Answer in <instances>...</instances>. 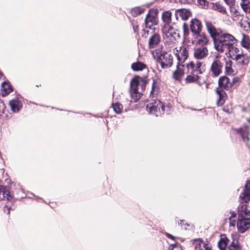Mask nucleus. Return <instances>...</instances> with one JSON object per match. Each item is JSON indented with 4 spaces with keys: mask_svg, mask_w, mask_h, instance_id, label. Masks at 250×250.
<instances>
[{
    "mask_svg": "<svg viewBox=\"0 0 250 250\" xmlns=\"http://www.w3.org/2000/svg\"><path fill=\"white\" fill-rule=\"evenodd\" d=\"M147 110L156 117L161 116L165 112V107L163 103L158 100H154L146 105Z\"/></svg>",
    "mask_w": 250,
    "mask_h": 250,
    "instance_id": "obj_4",
    "label": "nucleus"
},
{
    "mask_svg": "<svg viewBox=\"0 0 250 250\" xmlns=\"http://www.w3.org/2000/svg\"><path fill=\"white\" fill-rule=\"evenodd\" d=\"M242 8L246 12H250V2L249 0L242 1L241 3Z\"/></svg>",
    "mask_w": 250,
    "mask_h": 250,
    "instance_id": "obj_34",
    "label": "nucleus"
},
{
    "mask_svg": "<svg viewBox=\"0 0 250 250\" xmlns=\"http://www.w3.org/2000/svg\"><path fill=\"white\" fill-rule=\"evenodd\" d=\"M157 11L156 9H151L147 13L145 19L146 27L151 28L153 25L157 23Z\"/></svg>",
    "mask_w": 250,
    "mask_h": 250,
    "instance_id": "obj_9",
    "label": "nucleus"
},
{
    "mask_svg": "<svg viewBox=\"0 0 250 250\" xmlns=\"http://www.w3.org/2000/svg\"><path fill=\"white\" fill-rule=\"evenodd\" d=\"M198 3L203 8L209 9L210 2L207 1L206 0H198Z\"/></svg>",
    "mask_w": 250,
    "mask_h": 250,
    "instance_id": "obj_39",
    "label": "nucleus"
},
{
    "mask_svg": "<svg viewBox=\"0 0 250 250\" xmlns=\"http://www.w3.org/2000/svg\"><path fill=\"white\" fill-rule=\"evenodd\" d=\"M186 83H196L199 85H202L206 82V79L202 75H199L192 72L188 75L185 79Z\"/></svg>",
    "mask_w": 250,
    "mask_h": 250,
    "instance_id": "obj_11",
    "label": "nucleus"
},
{
    "mask_svg": "<svg viewBox=\"0 0 250 250\" xmlns=\"http://www.w3.org/2000/svg\"><path fill=\"white\" fill-rule=\"evenodd\" d=\"M229 242V240L226 237H222L218 242V247L221 250H225Z\"/></svg>",
    "mask_w": 250,
    "mask_h": 250,
    "instance_id": "obj_32",
    "label": "nucleus"
},
{
    "mask_svg": "<svg viewBox=\"0 0 250 250\" xmlns=\"http://www.w3.org/2000/svg\"><path fill=\"white\" fill-rule=\"evenodd\" d=\"M231 61L230 60L229 62H227L226 65V70L227 73L231 74L232 72V69L231 68Z\"/></svg>",
    "mask_w": 250,
    "mask_h": 250,
    "instance_id": "obj_40",
    "label": "nucleus"
},
{
    "mask_svg": "<svg viewBox=\"0 0 250 250\" xmlns=\"http://www.w3.org/2000/svg\"><path fill=\"white\" fill-rule=\"evenodd\" d=\"M112 107L115 112L117 114L121 113L123 109V105L120 103L113 104Z\"/></svg>",
    "mask_w": 250,
    "mask_h": 250,
    "instance_id": "obj_36",
    "label": "nucleus"
},
{
    "mask_svg": "<svg viewBox=\"0 0 250 250\" xmlns=\"http://www.w3.org/2000/svg\"><path fill=\"white\" fill-rule=\"evenodd\" d=\"M185 65L180 64V63L177 65V69L173 73V78L177 80H179L181 79L182 77L184 75L185 72L184 71V68H185Z\"/></svg>",
    "mask_w": 250,
    "mask_h": 250,
    "instance_id": "obj_29",
    "label": "nucleus"
},
{
    "mask_svg": "<svg viewBox=\"0 0 250 250\" xmlns=\"http://www.w3.org/2000/svg\"><path fill=\"white\" fill-rule=\"evenodd\" d=\"M226 3L230 6L233 5L235 3V0H224Z\"/></svg>",
    "mask_w": 250,
    "mask_h": 250,
    "instance_id": "obj_42",
    "label": "nucleus"
},
{
    "mask_svg": "<svg viewBox=\"0 0 250 250\" xmlns=\"http://www.w3.org/2000/svg\"><path fill=\"white\" fill-rule=\"evenodd\" d=\"M223 64L218 59H215L213 62L210 68L211 73L214 76H218L222 72Z\"/></svg>",
    "mask_w": 250,
    "mask_h": 250,
    "instance_id": "obj_18",
    "label": "nucleus"
},
{
    "mask_svg": "<svg viewBox=\"0 0 250 250\" xmlns=\"http://www.w3.org/2000/svg\"><path fill=\"white\" fill-rule=\"evenodd\" d=\"M242 39L241 40V45L244 47L250 52V39L249 36L243 33Z\"/></svg>",
    "mask_w": 250,
    "mask_h": 250,
    "instance_id": "obj_30",
    "label": "nucleus"
},
{
    "mask_svg": "<svg viewBox=\"0 0 250 250\" xmlns=\"http://www.w3.org/2000/svg\"><path fill=\"white\" fill-rule=\"evenodd\" d=\"M240 200L248 203L250 200V180L247 182L243 191L240 194Z\"/></svg>",
    "mask_w": 250,
    "mask_h": 250,
    "instance_id": "obj_19",
    "label": "nucleus"
},
{
    "mask_svg": "<svg viewBox=\"0 0 250 250\" xmlns=\"http://www.w3.org/2000/svg\"><path fill=\"white\" fill-rule=\"evenodd\" d=\"M247 203L241 200L237 208V227L238 231L241 233L245 232L250 226V208Z\"/></svg>",
    "mask_w": 250,
    "mask_h": 250,
    "instance_id": "obj_2",
    "label": "nucleus"
},
{
    "mask_svg": "<svg viewBox=\"0 0 250 250\" xmlns=\"http://www.w3.org/2000/svg\"><path fill=\"white\" fill-rule=\"evenodd\" d=\"M161 41V37L157 33H154L150 37L148 41V46L150 48H153L158 45Z\"/></svg>",
    "mask_w": 250,
    "mask_h": 250,
    "instance_id": "obj_22",
    "label": "nucleus"
},
{
    "mask_svg": "<svg viewBox=\"0 0 250 250\" xmlns=\"http://www.w3.org/2000/svg\"><path fill=\"white\" fill-rule=\"evenodd\" d=\"M187 68L188 71L201 75L205 71V64L202 62L196 61H191L187 64Z\"/></svg>",
    "mask_w": 250,
    "mask_h": 250,
    "instance_id": "obj_8",
    "label": "nucleus"
},
{
    "mask_svg": "<svg viewBox=\"0 0 250 250\" xmlns=\"http://www.w3.org/2000/svg\"><path fill=\"white\" fill-rule=\"evenodd\" d=\"M9 105L11 107V110L13 112H18L22 106V104L21 101L16 99L9 101Z\"/></svg>",
    "mask_w": 250,
    "mask_h": 250,
    "instance_id": "obj_24",
    "label": "nucleus"
},
{
    "mask_svg": "<svg viewBox=\"0 0 250 250\" xmlns=\"http://www.w3.org/2000/svg\"><path fill=\"white\" fill-rule=\"evenodd\" d=\"M172 13L170 11H166L162 13V19L165 23L164 26H169L171 22Z\"/></svg>",
    "mask_w": 250,
    "mask_h": 250,
    "instance_id": "obj_28",
    "label": "nucleus"
},
{
    "mask_svg": "<svg viewBox=\"0 0 250 250\" xmlns=\"http://www.w3.org/2000/svg\"><path fill=\"white\" fill-rule=\"evenodd\" d=\"M162 32L163 37L167 42L175 43L180 38L177 30L171 26H164Z\"/></svg>",
    "mask_w": 250,
    "mask_h": 250,
    "instance_id": "obj_6",
    "label": "nucleus"
},
{
    "mask_svg": "<svg viewBox=\"0 0 250 250\" xmlns=\"http://www.w3.org/2000/svg\"><path fill=\"white\" fill-rule=\"evenodd\" d=\"M139 82L138 80L134 79L130 82V93L132 98L135 101L138 100L141 97V93L138 91Z\"/></svg>",
    "mask_w": 250,
    "mask_h": 250,
    "instance_id": "obj_13",
    "label": "nucleus"
},
{
    "mask_svg": "<svg viewBox=\"0 0 250 250\" xmlns=\"http://www.w3.org/2000/svg\"><path fill=\"white\" fill-rule=\"evenodd\" d=\"M216 92L218 98L217 101L218 105H222L225 102L226 93L224 90L221 89L220 88H217Z\"/></svg>",
    "mask_w": 250,
    "mask_h": 250,
    "instance_id": "obj_25",
    "label": "nucleus"
},
{
    "mask_svg": "<svg viewBox=\"0 0 250 250\" xmlns=\"http://www.w3.org/2000/svg\"><path fill=\"white\" fill-rule=\"evenodd\" d=\"M206 27L213 41L215 49L219 52L229 53V55L238 50L237 39L231 34L216 29L210 21H206Z\"/></svg>",
    "mask_w": 250,
    "mask_h": 250,
    "instance_id": "obj_1",
    "label": "nucleus"
},
{
    "mask_svg": "<svg viewBox=\"0 0 250 250\" xmlns=\"http://www.w3.org/2000/svg\"><path fill=\"white\" fill-rule=\"evenodd\" d=\"M250 129V118L247 119V124H245L243 126L236 129V131L241 136L244 142H248L250 140L249 137V130Z\"/></svg>",
    "mask_w": 250,
    "mask_h": 250,
    "instance_id": "obj_12",
    "label": "nucleus"
},
{
    "mask_svg": "<svg viewBox=\"0 0 250 250\" xmlns=\"http://www.w3.org/2000/svg\"><path fill=\"white\" fill-rule=\"evenodd\" d=\"M2 76V73L1 72H0V78Z\"/></svg>",
    "mask_w": 250,
    "mask_h": 250,
    "instance_id": "obj_47",
    "label": "nucleus"
},
{
    "mask_svg": "<svg viewBox=\"0 0 250 250\" xmlns=\"http://www.w3.org/2000/svg\"><path fill=\"white\" fill-rule=\"evenodd\" d=\"M190 16V12L185 8L178 9L175 12V18L177 21H178L179 18L183 21L187 20Z\"/></svg>",
    "mask_w": 250,
    "mask_h": 250,
    "instance_id": "obj_17",
    "label": "nucleus"
},
{
    "mask_svg": "<svg viewBox=\"0 0 250 250\" xmlns=\"http://www.w3.org/2000/svg\"><path fill=\"white\" fill-rule=\"evenodd\" d=\"M178 224L181 226V228L183 229H187V226H188L189 225L188 223L185 224L183 220H180V222H178Z\"/></svg>",
    "mask_w": 250,
    "mask_h": 250,
    "instance_id": "obj_41",
    "label": "nucleus"
},
{
    "mask_svg": "<svg viewBox=\"0 0 250 250\" xmlns=\"http://www.w3.org/2000/svg\"><path fill=\"white\" fill-rule=\"evenodd\" d=\"M173 53L179 61L178 63H183L188 57V50L185 46H178L173 50Z\"/></svg>",
    "mask_w": 250,
    "mask_h": 250,
    "instance_id": "obj_7",
    "label": "nucleus"
},
{
    "mask_svg": "<svg viewBox=\"0 0 250 250\" xmlns=\"http://www.w3.org/2000/svg\"><path fill=\"white\" fill-rule=\"evenodd\" d=\"M229 57L234 60L237 65L241 66H247L250 62V57L247 54H244L238 48V50H236L234 52H232Z\"/></svg>",
    "mask_w": 250,
    "mask_h": 250,
    "instance_id": "obj_5",
    "label": "nucleus"
},
{
    "mask_svg": "<svg viewBox=\"0 0 250 250\" xmlns=\"http://www.w3.org/2000/svg\"><path fill=\"white\" fill-rule=\"evenodd\" d=\"M1 181H0V198L2 200H10L13 195L9 191L8 188L1 185Z\"/></svg>",
    "mask_w": 250,
    "mask_h": 250,
    "instance_id": "obj_20",
    "label": "nucleus"
},
{
    "mask_svg": "<svg viewBox=\"0 0 250 250\" xmlns=\"http://www.w3.org/2000/svg\"><path fill=\"white\" fill-rule=\"evenodd\" d=\"M230 214V216H228V219L229 221V224L231 226H234L235 224V218L236 217V213L234 211H230L229 213ZM228 215V216H229Z\"/></svg>",
    "mask_w": 250,
    "mask_h": 250,
    "instance_id": "obj_35",
    "label": "nucleus"
},
{
    "mask_svg": "<svg viewBox=\"0 0 250 250\" xmlns=\"http://www.w3.org/2000/svg\"><path fill=\"white\" fill-rule=\"evenodd\" d=\"M143 11V9L140 7H135L131 9V12L133 16L136 17L142 14Z\"/></svg>",
    "mask_w": 250,
    "mask_h": 250,
    "instance_id": "obj_37",
    "label": "nucleus"
},
{
    "mask_svg": "<svg viewBox=\"0 0 250 250\" xmlns=\"http://www.w3.org/2000/svg\"><path fill=\"white\" fill-rule=\"evenodd\" d=\"M229 250H242L239 242L237 240H233L229 246Z\"/></svg>",
    "mask_w": 250,
    "mask_h": 250,
    "instance_id": "obj_33",
    "label": "nucleus"
},
{
    "mask_svg": "<svg viewBox=\"0 0 250 250\" xmlns=\"http://www.w3.org/2000/svg\"><path fill=\"white\" fill-rule=\"evenodd\" d=\"M171 245H173V248H174V247H176V244H172Z\"/></svg>",
    "mask_w": 250,
    "mask_h": 250,
    "instance_id": "obj_46",
    "label": "nucleus"
},
{
    "mask_svg": "<svg viewBox=\"0 0 250 250\" xmlns=\"http://www.w3.org/2000/svg\"><path fill=\"white\" fill-rule=\"evenodd\" d=\"M189 27L192 35L202 32L203 25L202 22L196 18L190 20Z\"/></svg>",
    "mask_w": 250,
    "mask_h": 250,
    "instance_id": "obj_14",
    "label": "nucleus"
},
{
    "mask_svg": "<svg viewBox=\"0 0 250 250\" xmlns=\"http://www.w3.org/2000/svg\"><path fill=\"white\" fill-rule=\"evenodd\" d=\"M153 89H154V86H152V90H153Z\"/></svg>",
    "mask_w": 250,
    "mask_h": 250,
    "instance_id": "obj_48",
    "label": "nucleus"
},
{
    "mask_svg": "<svg viewBox=\"0 0 250 250\" xmlns=\"http://www.w3.org/2000/svg\"><path fill=\"white\" fill-rule=\"evenodd\" d=\"M230 6V12L233 20L234 21H239L242 20L243 14H241V12L235 7Z\"/></svg>",
    "mask_w": 250,
    "mask_h": 250,
    "instance_id": "obj_26",
    "label": "nucleus"
},
{
    "mask_svg": "<svg viewBox=\"0 0 250 250\" xmlns=\"http://www.w3.org/2000/svg\"><path fill=\"white\" fill-rule=\"evenodd\" d=\"M208 55V51L206 46H200L195 48L193 56L197 60H203Z\"/></svg>",
    "mask_w": 250,
    "mask_h": 250,
    "instance_id": "obj_16",
    "label": "nucleus"
},
{
    "mask_svg": "<svg viewBox=\"0 0 250 250\" xmlns=\"http://www.w3.org/2000/svg\"><path fill=\"white\" fill-rule=\"evenodd\" d=\"M13 91V88L9 83L3 82L1 86L0 92L3 97H4Z\"/></svg>",
    "mask_w": 250,
    "mask_h": 250,
    "instance_id": "obj_27",
    "label": "nucleus"
},
{
    "mask_svg": "<svg viewBox=\"0 0 250 250\" xmlns=\"http://www.w3.org/2000/svg\"><path fill=\"white\" fill-rule=\"evenodd\" d=\"M166 234V236L167 238H168L171 239H172V240H174V238H175V237H174L173 235H172L171 234H169V233H167H167H166V234Z\"/></svg>",
    "mask_w": 250,
    "mask_h": 250,
    "instance_id": "obj_43",
    "label": "nucleus"
},
{
    "mask_svg": "<svg viewBox=\"0 0 250 250\" xmlns=\"http://www.w3.org/2000/svg\"><path fill=\"white\" fill-rule=\"evenodd\" d=\"M133 28L135 32L137 33L138 32V25H133Z\"/></svg>",
    "mask_w": 250,
    "mask_h": 250,
    "instance_id": "obj_44",
    "label": "nucleus"
},
{
    "mask_svg": "<svg viewBox=\"0 0 250 250\" xmlns=\"http://www.w3.org/2000/svg\"><path fill=\"white\" fill-rule=\"evenodd\" d=\"M193 245L194 250H212L208 244L203 242L201 239L195 240Z\"/></svg>",
    "mask_w": 250,
    "mask_h": 250,
    "instance_id": "obj_21",
    "label": "nucleus"
},
{
    "mask_svg": "<svg viewBox=\"0 0 250 250\" xmlns=\"http://www.w3.org/2000/svg\"><path fill=\"white\" fill-rule=\"evenodd\" d=\"M173 249V245H170L168 248L167 250H172Z\"/></svg>",
    "mask_w": 250,
    "mask_h": 250,
    "instance_id": "obj_45",
    "label": "nucleus"
},
{
    "mask_svg": "<svg viewBox=\"0 0 250 250\" xmlns=\"http://www.w3.org/2000/svg\"><path fill=\"white\" fill-rule=\"evenodd\" d=\"M152 55L153 58L160 62L163 68H168L172 65L173 57L171 54L166 52H162L158 49L153 50Z\"/></svg>",
    "mask_w": 250,
    "mask_h": 250,
    "instance_id": "obj_3",
    "label": "nucleus"
},
{
    "mask_svg": "<svg viewBox=\"0 0 250 250\" xmlns=\"http://www.w3.org/2000/svg\"><path fill=\"white\" fill-rule=\"evenodd\" d=\"M209 9L217 11L222 14H227V12L224 6L218 2H210Z\"/></svg>",
    "mask_w": 250,
    "mask_h": 250,
    "instance_id": "obj_23",
    "label": "nucleus"
},
{
    "mask_svg": "<svg viewBox=\"0 0 250 250\" xmlns=\"http://www.w3.org/2000/svg\"><path fill=\"white\" fill-rule=\"evenodd\" d=\"M183 30L184 38L186 39L189 34V27L188 25L186 23H184L183 24Z\"/></svg>",
    "mask_w": 250,
    "mask_h": 250,
    "instance_id": "obj_38",
    "label": "nucleus"
},
{
    "mask_svg": "<svg viewBox=\"0 0 250 250\" xmlns=\"http://www.w3.org/2000/svg\"><path fill=\"white\" fill-rule=\"evenodd\" d=\"M193 36L194 42L196 45L205 46L209 43L210 39L209 37L203 32L195 34Z\"/></svg>",
    "mask_w": 250,
    "mask_h": 250,
    "instance_id": "obj_10",
    "label": "nucleus"
},
{
    "mask_svg": "<svg viewBox=\"0 0 250 250\" xmlns=\"http://www.w3.org/2000/svg\"><path fill=\"white\" fill-rule=\"evenodd\" d=\"M146 67L145 64L140 62H134L131 65L132 69L135 71H142L145 69Z\"/></svg>",
    "mask_w": 250,
    "mask_h": 250,
    "instance_id": "obj_31",
    "label": "nucleus"
},
{
    "mask_svg": "<svg viewBox=\"0 0 250 250\" xmlns=\"http://www.w3.org/2000/svg\"><path fill=\"white\" fill-rule=\"evenodd\" d=\"M235 78L224 76L220 78L218 82L219 85L226 90H229L233 85Z\"/></svg>",
    "mask_w": 250,
    "mask_h": 250,
    "instance_id": "obj_15",
    "label": "nucleus"
}]
</instances>
